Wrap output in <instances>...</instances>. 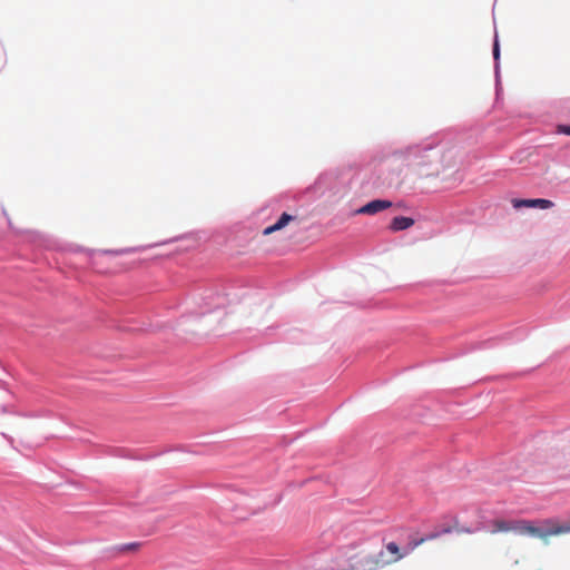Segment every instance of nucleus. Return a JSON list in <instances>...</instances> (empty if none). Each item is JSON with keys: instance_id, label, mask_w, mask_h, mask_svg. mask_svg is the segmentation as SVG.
<instances>
[{"instance_id": "obj_1", "label": "nucleus", "mask_w": 570, "mask_h": 570, "mask_svg": "<svg viewBox=\"0 0 570 570\" xmlns=\"http://www.w3.org/2000/svg\"><path fill=\"white\" fill-rule=\"evenodd\" d=\"M543 528L534 527L530 521L518 520L515 532L520 534H529L537 537L548 542V539L552 535H559L570 532V523L559 524L553 519H546L542 521Z\"/></svg>"}, {"instance_id": "obj_2", "label": "nucleus", "mask_w": 570, "mask_h": 570, "mask_svg": "<svg viewBox=\"0 0 570 570\" xmlns=\"http://www.w3.org/2000/svg\"><path fill=\"white\" fill-rule=\"evenodd\" d=\"M392 207V202L386 199H375L366 205L362 206L361 208L356 209L355 214L361 215H375L377 213H381L383 210H386Z\"/></svg>"}, {"instance_id": "obj_3", "label": "nucleus", "mask_w": 570, "mask_h": 570, "mask_svg": "<svg viewBox=\"0 0 570 570\" xmlns=\"http://www.w3.org/2000/svg\"><path fill=\"white\" fill-rule=\"evenodd\" d=\"M296 220H297V216H294V215H291L287 213H283L273 225L266 227L263 230V235L268 236L273 233L279 232V230L284 229L286 226H288L292 222H296Z\"/></svg>"}, {"instance_id": "obj_4", "label": "nucleus", "mask_w": 570, "mask_h": 570, "mask_svg": "<svg viewBox=\"0 0 570 570\" xmlns=\"http://www.w3.org/2000/svg\"><path fill=\"white\" fill-rule=\"evenodd\" d=\"M514 208H521V207H538L541 209H548L553 206V203L549 199H514L512 202Z\"/></svg>"}, {"instance_id": "obj_5", "label": "nucleus", "mask_w": 570, "mask_h": 570, "mask_svg": "<svg viewBox=\"0 0 570 570\" xmlns=\"http://www.w3.org/2000/svg\"><path fill=\"white\" fill-rule=\"evenodd\" d=\"M436 537H438V534H431V535L425 537V538L412 539L409 542V544H407L406 549L404 550V552H400V548L394 544V562H396L400 559H402L404 556H406L407 553L413 551L417 546L422 544L426 540L434 539Z\"/></svg>"}, {"instance_id": "obj_6", "label": "nucleus", "mask_w": 570, "mask_h": 570, "mask_svg": "<svg viewBox=\"0 0 570 570\" xmlns=\"http://www.w3.org/2000/svg\"><path fill=\"white\" fill-rule=\"evenodd\" d=\"M517 521L495 520L493 521L492 533L497 532H515Z\"/></svg>"}, {"instance_id": "obj_7", "label": "nucleus", "mask_w": 570, "mask_h": 570, "mask_svg": "<svg viewBox=\"0 0 570 570\" xmlns=\"http://www.w3.org/2000/svg\"><path fill=\"white\" fill-rule=\"evenodd\" d=\"M414 222L415 220L411 217L394 215V219H393L394 232L407 229L414 225Z\"/></svg>"}, {"instance_id": "obj_8", "label": "nucleus", "mask_w": 570, "mask_h": 570, "mask_svg": "<svg viewBox=\"0 0 570 570\" xmlns=\"http://www.w3.org/2000/svg\"><path fill=\"white\" fill-rule=\"evenodd\" d=\"M140 547H141V543H139V542H130V543L117 546L114 549L117 553H127V552H136L139 550Z\"/></svg>"}, {"instance_id": "obj_9", "label": "nucleus", "mask_w": 570, "mask_h": 570, "mask_svg": "<svg viewBox=\"0 0 570 570\" xmlns=\"http://www.w3.org/2000/svg\"><path fill=\"white\" fill-rule=\"evenodd\" d=\"M559 131L570 136V126H560Z\"/></svg>"}, {"instance_id": "obj_10", "label": "nucleus", "mask_w": 570, "mask_h": 570, "mask_svg": "<svg viewBox=\"0 0 570 570\" xmlns=\"http://www.w3.org/2000/svg\"><path fill=\"white\" fill-rule=\"evenodd\" d=\"M493 56H494L495 59L499 58V45H498V42L494 43Z\"/></svg>"}, {"instance_id": "obj_11", "label": "nucleus", "mask_w": 570, "mask_h": 570, "mask_svg": "<svg viewBox=\"0 0 570 570\" xmlns=\"http://www.w3.org/2000/svg\"><path fill=\"white\" fill-rule=\"evenodd\" d=\"M387 550L392 551V543L386 544Z\"/></svg>"}]
</instances>
